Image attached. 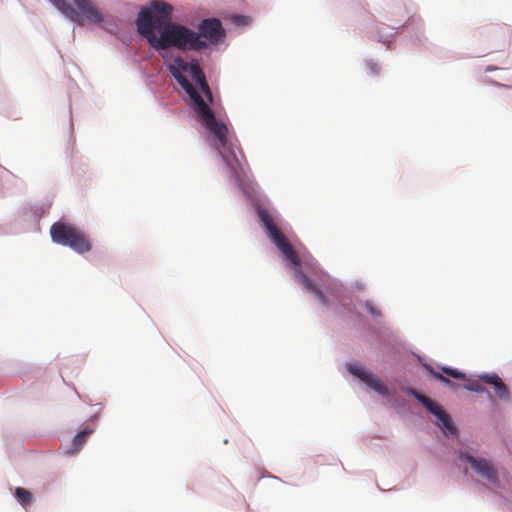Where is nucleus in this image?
Here are the masks:
<instances>
[{
    "label": "nucleus",
    "instance_id": "19",
    "mask_svg": "<svg viewBox=\"0 0 512 512\" xmlns=\"http://www.w3.org/2000/svg\"><path fill=\"white\" fill-rule=\"evenodd\" d=\"M365 306H366L367 310L369 311V313H371L372 315H375V316L380 315L379 311L372 305V303L366 302Z\"/></svg>",
    "mask_w": 512,
    "mask_h": 512
},
{
    "label": "nucleus",
    "instance_id": "11",
    "mask_svg": "<svg viewBox=\"0 0 512 512\" xmlns=\"http://www.w3.org/2000/svg\"><path fill=\"white\" fill-rule=\"evenodd\" d=\"M191 78L195 81V83L200 88L201 92L205 95L209 102H213V94L212 91L206 81L205 74L201 69L199 63L194 60L192 61V65L188 70Z\"/></svg>",
    "mask_w": 512,
    "mask_h": 512
},
{
    "label": "nucleus",
    "instance_id": "8",
    "mask_svg": "<svg viewBox=\"0 0 512 512\" xmlns=\"http://www.w3.org/2000/svg\"><path fill=\"white\" fill-rule=\"evenodd\" d=\"M200 38L204 37L212 43H218L224 37L222 23L217 18L202 20L198 27Z\"/></svg>",
    "mask_w": 512,
    "mask_h": 512
},
{
    "label": "nucleus",
    "instance_id": "14",
    "mask_svg": "<svg viewBox=\"0 0 512 512\" xmlns=\"http://www.w3.org/2000/svg\"><path fill=\"white\" fill-rule=\"evenodd\" d=\"M15 497L17 501L23 506L31 504L33 500L32 494L22 487H17L15 489Z\"/></svg>",
    "mask_w": 512,
    "mask_h": 512
},
{
    "label": "nucleus",
    "instance_id": "5",
    "mask_svg": "<svg viewBox=\"0 0 512 512\" xmlns=\"http://www.w3.org/2000/svg\"><path fill=\"white\" fill-rule=\"evenodd\" d=\"M259 218L263 222L268 236L276 244L285 258L294 266L300 265V259L285 235L278 229L272 217L266 210H259Z\"/></svg>",
    "mask_w": 512,
    "mask_h": 512
},
{
    "label": "nucleus",
    "instance_id": "4",
    "mask_svg": "<svg viewBox=\"0 0 512 512\" xmlns=\"http://www.w3.org/2000/svg\"><path fill=\"white\" fill-rule=\"evenodd\" d=\"M50 235L55 243L69 246L80 254L89 252L92 247L86 234L68 223H54L50 228Z\"/></svg>",
    "mask_w": 512,
    "mask_h": 512
},
{
    "label": "nucleus",
    "instance_id": "20",
    "mask_svg": "<svg viewBox=\"0 0 512 512\" xmlns=\"http://www.w3.org/2000/svg\"><path fill=\"white\" fill-rule=\"evenodd\" d=\"M493 69H494L493 67L488 66V67L485 69V71H492Z\"/></svg>",
    "mask_w": 512,
    "mask_h": 512
},
{
    "label": "nucleus",
    "instance_id": "9",
    "mask_svg": "<svg viewBox=\"0 0 512 512\" xmlns=\"http://www.w3.org/2000/svg\"><path fill=\"white\" fill-rule=\"evenodd\" d=\"M349 371L378 394L382 396H388V388L376 375L364 370L357 365L349 366Z\"/></svg>",
    "mask_w": 512,
    "mask_h": 512
},
{
    "label": "nucleus",
    "instance_id": "13",
    "mask_svg": "<svg viewBox=\"0 0 512 512\" xmlns=\"http://www.w3.org/2000/svg\"><path fill=\"white\" fill-rule=\"evenodd\" d=\"M92 433V430L87 428L80 432H78L73 438V446L69 450H67L68 454L78 453L84 443L86 442L87 437Z\"/></svg>",
    "mask_w": 512,
    "mask_h": 512
},
{
    "label": "nucleus",
    "instance_id": "3",
    "mask_svg": "<svg viewBox=\"0 0 512 512\" xmlns=\"http://www.w3.org/2000/svg\"><path fill=\"white\" fill-rule=\"evenodd\" d=\"M66 17L70 20L84 25L100 24L103 20L99 10L93 5L91 0H50Z\"/></svg>",
    "mask_w": 512,
    "mask_h": 512
},
{
    "label": "nucleus",
    "instance_id": "7",
    "mask_svg": "<svg viewBox=\"0 0 512 512\" xmlns=\"http://www.w3.org/2000/svg\"><path fill=\"white\" fill-rule=\"evenodd\" d=\"M411 394L432 414L438 419V425L445 428L452 435L457 434V429L452 425L449 415L432 399L429 397L412 390Z\"/></svg>",
    "mask_w": 512,
    "mask_h": 512
},
{
    "label": "nucleus",
    "instance_id": "6",
    "mask_svg": "<svg viewBox=\"0 0 512 512\" xmlns=\"http://www.w3.org/2000/svg\"><path fill=\"white\" fill-rule=\"evenodd\" d=\"M458 457L461 462L468 463L477 474L486 478L489 482H497L498 472L491 461L485 458H476L466 451H460Z\"/></svg>",
    "mask_w": 512,
    "mask_h": 512
},
{
    "label": "nucleus",
    "instance_id": "12",
    "mask_svg": "<svg viewBox=\"0 0 512 512\" xmlns=\"http://www.w3.org/2000/svg\"><path fill=\"white\" fill-rule=\"evenodd\" d=\"M297 278L298 280L301 282V284L307 289L309 290L310 292L314 293L317 298L323 303V304H327L328 303V300L326 298V296L323 294V292L317 288L314 283L312 282V280L307 277L305 274H303L302 272H298L297 273Z\"/></svg>",
    "mask_w": 512,
    "mask_h": 512
},
{
    "label": "nucleus",
    "instance_id": "1",
    "mask_svg": "<svg viewBox=\"0 0 512 512\" xmlns=\"http://www.w3.org/2000/svg\"><path fill=\"white\" fill-rule=\"evenodd\" d=\"M173 7L155 0L141 9L137 17V30L157 51L175 47L179 50L201 51L208 47L199 33L190 28L171 22Z\"/></svg>",
    "mask_w": 512,
    "mask_h": 512
},
{
    "label": "nucleus",
    "instance_id": "17",
    "mask_svg": "<svg viewBox=\"0 0 512 512\" xmlns=\"http://www.w3.org/2000/svg\"><path fill=\"white\" fill-rule=\"evenodd\" d=\"M366 65H367V68L371 75H377L380 72L381 68L377 62H374L373 60H369V61H367Z\"/></svg>",
    "mask_w": 512,
    "mask_h": 512
},
{
    "label": "nucleus",
    "instance_id": "2",
    "mask_svg": "<svg viewBox=\"0 0 512 512\" xmlns=\"http://www.w3.org/2000/svg\"><path fill=\"white\" fill-rule=\"evenodd\" d=\"M191 65L192 62L189 63L183 58L177 57L174 60V65L170 66V73L191 98L198 122L217 140L216 145L220 155L229 166L232 175L237 177L238 169L244 170V164L238 158L235 151L238 147L229 138V130L225 123L216 119L212 109L192 83L183 75V72H188Z\"/></svg>",
    "mask_w": 512,
    "mask_h": 512
},
{
    "label": "nucleus",
    "instance_id": "15",
    "mask_svg": "<svg viewBox=\"0 0 512 512\" xmlns=\"http://www.w3.org/2000/svg\"><path fill=\"white\" fill-rule=\"evenodd\" d=\"M464 388L477 393L487 392V388L481 385L477 380H468Z\"/></svg>",
    "mask_w": 512,
    "mask_h": 512
},
{
    "label": "nucleus",
    "instance_id": "10",
    "mask_svg": "<svg viewBox=\"0 0 512 512\" xmlns=\"http://www.w3.org/2000/svg\"><path fill=\"white\" fill-rule=\"evenodd\" d=\"M479 378L481 381L493 386L494 393L500 400L504 402L511 401V393L508 386L496 373L483 374Z\"/></svg>",
    "mask_w": 512,
    "mask_h": 512
},
{
    "label": "nucleus",
    "instance_id": "16",
    "mask_svg": "<svg viewBox=\"0 0 512 512\" xmlns=\"http://www.w3.org/2000/svg\"><path fill=\"white\" fill-rule=\"evenodd\" d=\"M442 371H443L446 375H448V376H450V377H453V378H455V379H464V378H465V374H464V373H462V372H460V371H458V370H456V369H454V368H450V367H443V368H442Z\"/></svg>",
    "mask_w": 512,
    "mask_h": 512
},
{
    "label": "nucleus",
    "instance_id": "18",
    "mask_svg": "<svg viewBox=\"0 0 512 512\" xmlns=\"http://www.w3.org/2000/svg\"><path fill=\"white\" fill-rule=\"evenodd\" d=\"M427 369H428V370L430 371V373H431L435 378H437L438 380H440V381H442V382H444V383H446V384H451V381H450L448 378H446L445 376H443L441 373H439V372H437V371L433 370V368H431V367H427Z\"/></svg>",
    "mask_w": 512,
    "mask_h": 512
}]
</instances>
